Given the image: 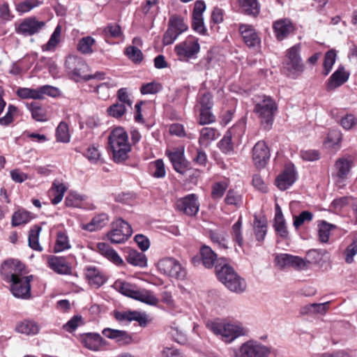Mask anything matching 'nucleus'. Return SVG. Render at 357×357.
I'll use <instances>...</instances> for the list:
<instances>
[{
  "instance_id": "obj_22",
  "label": "nucleus",
  "mask_w": 357,
  "mask_h": 357,
  "mask_svg": "<svg viewBox=\"0 0 357 357\" xmlns=\"http://www.w3.org/2000/svg\"><path fill=\"white\" fill-rule=\"evenodd\" d=\"M296 180V172L294 165L285 167L284 171L275 179L277 187L284 190L289 188Z\"/></svg>"
},
{
  "instance_id": "obj_62",
  "label": "nucleus",
  "mask_w": 357,
  "mask_h": 357,
  "mask_svg": "<svg viewBox=\"0 0 357 357\" xmlns=\"http://www.w3.org/2000/svg\"><path fill=\"white\" fill-rule=\"evenodd\" d=\"M228 188V183L226 181H220L213 185L211 196L214 199H220L225 194Z\"/></svg>"
},
{
  "instance_id": "obj_59",
  "label": "nucleus",
  "mask_w": 357,
  "mask_h": 357,
  "mask_svg": "<svg viewBox=\"0 0 357 357\" xmlns=\"http://www.w3.org/2000/svg\"><path fill=\"white\" fill-rule=\"evenodd\" d=\"M340 124L345 130H351L357 125V118L352 114H347L340 119Z\"/></svg>"
},
{
  "instance_id": "obj_1",
  "label": "nucleus",
  "mask_w": 357,
  "mask_h": 357,
  "mask_svg": "<svg viewBox=\"0 0 357 357\" xmlns=\"http://www.w3.org/2000/svg\"><path fill=\"white\" fill-rule=\"evenodd\" d=\"M253 112L260 120L262 128L269 130L274 121V116L278 111V105L269 96L261 94L253 98Z\"/></svg>"
},
{
  "instance_id": "obj_29",
  "label": "nucleus",
  "mask_w": 357,
  "mask_h": 357,
  "mask_svg": "<svg viewBox=\"0 0 357 357\" xmlns=\"http://www.w3.org/2000/svg\"><path fill=\"white\" fill-rule=\"evenodd\" d=\"M15 331L21 334L33 336L39 333L40 326L33 320L24 319L16 324Z\"/></svg>"
},
{
  "instance_id": "obj_58",
  "label": "nucleus",
  "mask_w": 357,
  "mask_h": 357,
  "mask_svg": "<svg viewBox=\"0 0 357 357\" xmlns=\"http://www.w3.org/2000/svg\"><path fill=\"white\" fill-rule=\"evenodd\" d=\"M95 40L91 36L82 38L77 45V50L83 54H91L93 52L92 46Z\"/></svg>"
},
{
  "instance_id": "obj_53",
  "label": "nucleus",
  "mask_w": 357,
  "mask_h": 357,
  "mask_svg": "<svg viewBox=\"0 0 357 357\" xmlns=\"http://www.w3.org/2000/svg\"><path fill=\"white\" fill-rule=\"evenodd\" d=\"M41 3L42 1L39 0H26L24 1L17 3L15 5V9L18 13L23 14L30 11L36 7H38Z\"/></svg>"
},
{
  "instance_id": "obj_52",
  "label": "nucleus",
  "mask_w": 357,
  "mask_h": 357,
  "mask_svg": "<svg viewBox=\"0 0 357 357\" xmlns=\"http://www.w3.org/2000/svg\"><path fill=\"white\" fill-rule=\"evenodd\" d=\"M17 95L24 99L32 98L41 100L39 88L33 89L29 88H20L17 91Z\"/></svg>"
},
{
  "instance_id": "obj_28",
  "label": "nucleus",
  "mask_w": 357,
  "mask_h": 357,
  "mask_svg": "<svg viewBox=\"0 0 357 357\" xmlns=\"http://www.w3.org/2000/svg\"><path fill=\"white\" fill-rule=\"evenodd\" d=\"M97 248L100 253L116 266H123V260L119 255L116 250L112 248L108 244L101 242L97 244Z\"/></svg>"
},
{
  "instance_id": "obj_35",
  "label": "nucleus",
  "mask_w": 357,
  "mask_h": 357,
  "mask_svg": "<svg viewBox=\"0 0 357 357\" xmlns=\"http://www.w3.org/2000/svg\"><path fill=\"white\" fill-rule=\"evenodd\" d=\"M127 261L135 266L141 268L147 266V259L143 252H139L135 250H130L126 257Z\"/></svg>"
},
{
  "instance_id": "obj_25",
  "label": "nucleus",
  "mask_w": 357,
  "mask_h": 357,
  "mask_svg": "<svg viewBox=\"0 0 357 357\" xmlns=\"http://www.w3.org/2000/svg\"><path fill=\"white\" fill-rule=\"evenodd\" d=\"M273 29L278 40L287 38L294 30V26L289 19L283 18L273 22Z\"/></svg>"
},
{
  "instance_id": "obj_5",
  "label": "nucleus",
  "mask_w": 357,
  "mask_h": 357,
  "mask_svg": "<svg viewBox=\"0 0 357 357\" xmlns=\"http://www.w3.org/2000/svg\"><path fill=\"white\" fill-rule=\"evenodd\" d=\"M215 272L218 280L231 291L240 293L245 289V282L240 278L232 267L227 264L216 265Z\"/></svg>"
},
{
  "instance_id": "obj_4",
  "label": "nucleus",
  "mask_w": 357,
  "mask_h": 357,
  "mask_svg": "<svg viewBox=\"0 0 357 357\" xmlns=\"http://www.w3.org/2000/svg\"><path fill=\"white\" fill-rule=\"evenodd\" d=\"M215 272L218 280L231 291L240 293L245 289V282L240 278L232 267L227 264L216 265Z\"/></svg>"
},
{
  "instance_id": "obj_60",
  "label": "nucleus",
  "mask_w": 357,
  "mask_h": 357,
  "mask_svg": "<svg viewBox=\"0 0 357 357\" xmlns=\"http://www.w3.org/2000/svg\"><path fill=\"white\" fill-rule=\"evenodd\" d=\"M215 120L216 118L211 112V109H199V124L207 125L214 123Z\"/></svg>"
},
{
  "instance_id": "obj_64",
  "label": "nucleus",
  "mask_w": 357,
  "mask_h": 357,
  "mask_svg": "<svg viewBox=\"0 0 357 357\" xmlns=\"http://www.w3.org/2000/svg\"><path fill=\"white\" fill-rule=\"evenodd\" d=\"M126 111V106L123 103L116 102L107 108L109 116L114 118L121 117Z\"/></svg>"
},
{
  "instance_id": "obj_49",
  "label": "nucleus",
  "mask_w": 357,
  "mask_h": 357,
  "mask_svg": "<svg viewBox=\"0 0 357 357\" xmlns=\"http://www.w3.org/2000/svg\"><path fill=\"white\" fill-rule=\"evenodd\" d=\"M254 225L256 239L258 241H263L267 233V224L266 221L255 219Z\"/></svg>"
},
{
  "instance_id": "obj_48",
  "label": "nucleus",
  "mask_w": 357,
  "mask_h": 357,
  "mask_svg": "<svg viewBox=\"0 0 357 357\" xmlns=\"http://www.w3.org/2000/svg\"><path fill=\"white\" fill-rule=\"evenodd\" d=\"M56 141L62 143L70 142V135L69 133L68 126L66 123L61 121L56 129Z\"/></svg>"
},
{
  "instance_id": "obj_41",
  "label": "nucleus",
  "mask_w": 357,
  "mask_h": 357,
  "mask_svg": "<svg viewBox=\"0 0 357 357\" xmlns=\"http://www.w3.org/2000/svg\"><path fill=\"white\" fill-rule=\"evenodd\" d=\"M235 128L228 130L222 139L218 143V147L221 151L226 154H230L234 151V144L232 143V135Z\"/></svg>"
},
{
  "instance_id": "obj_54",
  "label": "nucleus",
  "mask_w": 357,
  "mask_h": 357,
  "mask_svg": "<svg viewBox=\"0 0 357 357\" xmlns=\"http://www.w3.org/2000/svg\"><path fill=\"white\" fill-rule=\"evenodd\" d=\"M225 202L228 205L240 207L243 204L242 195L234 190L230 189L226 195Z\"/></svg>"
},
{
  "instance_id": "obj_8",
  "label": "nucleus",
  "mask_w": 357,
  "mask_h": 357,
  "mask_svg": "<svg viewBox=\"0 0 357 357\" xmlns=\"http://www.w3.org/2000/svg\"><path fill=\"white\" fill-rule=\"evenodd\" d=\"M188 29V25L181 17L172 15L169 20L168 28L163 35L162 44L165 46L172 45Z\"/></svg>"
},
{
  "instance_id": "obj_30",
  "label": "nucleus",
  "mask_w": 357,
  "mask_h": 357,
  "mask_svg": "<svg viewBox=\"0 0 357 357\" xmlns=\"http://www.w3.org/2000/svg\"><path fill=\"white\" fill-rule=\"evenodd\" d=\"M273 227L280 237L282 238H288L289 232L287 228L286 221L278 204H276L275 206V215Z\"/></svg>"
},
{
  "instance_id": "obj_3",
  "label": "nucleus",
  "mask_w": 357,
  "mask_h": 357,
  "mask_svg": "<svg viewBox=\"0 0 357 357\" xmlns=\"http://www.w3.org/2000/svg\"><path fill=\"white\" fill-rule=\"evenodd\" d=\"M207 328L215 335L221 336L225 342H231L241 336H245L248 331L241 324L238 323H219L210 321L207 323Z\"/></svg>"
},
{
  "instance_id": "obj_13",
  "label": "nucleus",
  "mask_w": 357,
  "mask_h": 357,
  "mask_svg": "<svg viewBox=\"0 0 357 357\" xmlns=\"http://www.w3.org/2000/svg\"><path fill=\"white\" fill-rule=\"evenodd\" d=\"M65 66L68 73L76 82L79 81L80 79L85 80V77L87 75L86 72L88 70V66L82 58L70 55L66 58Z\"/></svg>"
},
{
  "instance_id": "obj_55",
  "label": "nucleus",
  "mask_w": 357,
  "mask_h": 357,
  "mask_svg": "<svg viewBox=\"0 0 357 357\" xmlns=\"http://www.w3.org/2000/svg\"><path fill=\"white\" fill-rule=\"evenodd\" d=\"M126 55L135 63H139L144 59L142 51L135 46H129L125 50Z\"/></svg>"
},
{
  "instance_id": "obj_61",
  "label": "nucleus",
  "mask_w": 357,
  "mask_h": 357,
  "mask_svg": "<svg viewBox=\"0 0 357 357\" xmlns=\"http://www.w3.org/2000/svg\"><path fill=\"white\" fill-rule=\"evenodd\" d=\"M293 225L298 229L305 222H309L312 220L313 214L308 211H302L298 215H294Z\"/></svg>"
},
{
  "instance_id": "obj_43",
  "label": "nucleus",
  "mask_w": 357,
  "mask_h": 357,
  "mask_svg": "<svg viewBox=\"0 0 357 357\" xmlns=\"http://www.w3.org/2000/svg\"><path fill=\"white\" fill-rule=\"evenodd\" d=\"M26 107L31 112L32 118L37 121H46L47 120L46 110L36 102L26 104Z\"/></svg>"
},
{
  "instance_id": "obj_31",
  "label": "nucleus",
  "mask_w": 357,
  "mask_h": 357,
  "mask_svg": "<svg viewBox=\"0 0 357 357\" xmlns=\"http://www.w3.org/2000/svg\"><path fill=\"white\" fill-rule=\"evenodd\" d=\"M85 276L90 285L94 287L95 288L100 287L105 282V277L96 268L93 266H89L86 268Z\"/></svg>"
},
{
  "instance_id": "obj_63",
  "label": "nucleus",
  "mask_w": 357,
  "mask_h": 357,
  "mask_svg": "<svg viewBox=\"0 0 357 357\" xmlns=\"http://www.w3.org/2000/svg\"><path fill=\"white\" fill-rule=\"evenodd\" d=\"M197 102L200 105L199 109H212L213 106V96L210 92L205 91L200 93Z\"/></svg>"
},
{
  "instance_id": "obj_57",
  "label": "nucleus",
  "mask_w": 357,
  "mask_h": 357,
  "mask_svg": "<svg viewBox=\"0 0 357 357\" xmlns=\"http://www.w3.org/2000/svg\"><path fill=\"white\" fill-rule=\"evenodd\" d=\"M61 32V28L59 25H58L55 28L50 40H48L47 44L45 45V47L43 48L44 50L51 51V50H53L56 47V46L60 42Z\"/></svg>"
},
{
  "instance_id": "obj_51",
  "label": "nucleus",
  "mask_w": 357,
  "mask_h": 357,
  "mask_svg": "<svg viewBox=\"0 0 357 357\" xmlns=\"http://www.w3.org/2000/svg\"><path fill=\"white\" fill-rule=\"evenodd\" d=\"M117 86L116 83L112 79H108L107 82L97 85L95 91L101 96L102 98H107L109 96V90Z\"/></svg>"
},
{
  "instance_id": "obj_16",
  "label": "nucleus",
  "mask_w": 357,
  "mask_h": 357,
  "mask_svg": "<svg viewBox=\"0 0 357 357\" xmlns=\"http://www.w3.org/2000/svg\"><path fill=\"white\" fill-rule=\"evenodd\" d=\"M33 275L21 276L17 280L8 282L10 283V291L13 295L19 298L28 299L31 297V282Z\"/></svg>"
},
{
  "instance_id": "obj_36",
  "label": "nucleus",
  "mask_w": 357,
  "mask_h": 357,
  "mask_svg": "<svg viewBox=\"0 0 357 357\" xmlns=\"http://www.w3.org/2000/svg\"><path fill=\"white\" fill-rule=\"evenodd\" d=\"M240 8L248 15L257 16L260 12V6L257 0H238Z\"/></svg>"
},
{
  "instance_id": "obj_37",
  "label": "nucleus",
  "mask_w": 357,
  "mask_h": 357,
  "mask_svg": "<svg viewBox=\"0 0 357 357\" xmlns=\"http://www.w3.org/2000/svg\"><path fill=\"white\" fill-rule=\"evenodd\" d=\"M220 136L218 130L213 128L205 127L200 130L199 144L201 146L208 145Z\"/></svg>"
},
{
  "instance_id": "obj_38",
  "label": "nucleus",
  "mask_w": 357,
  "mask_h": 357,
  "mask_svg": "<svg viewBox=\"0 0 357 357\" xmlns=\"http://www.w3.org/2000/svg\"><path fill=\"white\" fill-rule=\"evenodd\" d=\"M200 254L204 266L207 268H212L217 260V255L214 251L209 246L203 245L201 248Z\"/></svg>"
},
{
  "instance_id": "obj_33",
  "label": "nucleus",
  "mask_w": 357,
  "mask_h": 357,
  "mask_svg": "<svg viewBox=\"0 0 357 357\" xmlns=\"http://www.w3.org/2000/svg\"><path fill=\"white\" fill-rule=\"evenodd\" d=\"M108 222V216L105 213L96 215L86 224H84L82 228L89 231H95L104 227Z\"/></svg>"
},
{
  "instance_id": "obj_50",
  "label": "nucleus",
  "mask_w": 357,
  "mask_h": 357,
  "mask_svg": "<svg viewBox=\"0 0 357 357\" xmlns=\"http://www.w3.org/2000/svg\"><path fill=\"white\" fill-rule=\"evenodd\" d=\"M336 51L335 50H330L324 56V61L323 63L324 66V74L325 75H328L333 68V66L336 61Z\"/></svg>"
},
{
  "instance_id": "obj_39",
  "label": "nucleus",
  "mask_w": 357,
  "mask_h": 357,
  "mask_svg": "<svg viewBox=\"0 0 357 357\" xmlns=\"http://www.w3.org/2000/svg\"><path fill=\"white\" fill-rule=\"evenodd\" d=\"M133 299L139 301L150 305H156L158 299L154 296L153 293L146 289H137Z\"/></svg>"
},
{
  "instance_id": "obj_18",
  "label": "nucleus",
  "mask_w": 357,
  "mask_h": 357,
  "mask_svg": "<svg viewBox=\"0 0 357 357\" xmlns=\"http://www.w3.org/2000/svg\"><path fill=\"white\" fill-rule=\"evenodd\" d=\"M114 318L121 324L130 323L132 321L138 322L140 326H145L147 324L148 319L145 313L138 311H114Z\"/></svg>"
},
{
  "instance_id": "obj_40",
  "label": "nucleus",
  "mask_w": 357,
  "mask_h": 357,
  "mask_svg": "<svg viewBox=\"0 0 357 357\" xmlns=\"http://www.w3.org/2000/svg\"><path fill=\"white\" fill-rule=\"evenodd\" d=\"M42 227L39 225L33 226L29 231L28 243L30 248L37 251H42L43 248L39 243V236Z\"/></svg>"
},
{
  "instance_id": "obj_32",
  "label": "nucleus",
  "mask_w": 357,
  "mask_h": 357,
  "mask_svg": "<svg viewBox=\"0 0 357 357\" xmlns=\"http://www.w3.org/2000/svg\"><path fill=\"white\" fill-rule=\"evenodd\" d=\"M352 165L351 158H338L335 164L337 171L336 176L340 180H344L349 174Z\"/></svg>"
},
{
  "instance_id": "obj_45",
  "label": "nucleus",
  "mask_w": 357,
  "mask_h": 357,
  "mask_svg": "<svg viewBox=\"0 0 357 357\" xmlns=\"http://www.w3.org/2000/svg\"><path fill=\"white\" fill-rule=\"evenodd\" d=\"M30 213L24 210L19 209L13 213L12 215L11 224L13 227H17L29 222L31 220Z\"/></svg>"
},
{
  "instance_id": "obj_10",
  "label": "nucleus",
  "mask_w": 357,
  "mask_h": 357,
  "mask_svg": "<svg viewBox=\"0 0 357 357\" xmlns=\"http://www.w3.org/2000/svg\"><path fill=\"white\" fill-rule=\"evenodd\" d=\"M131 226L121 218L112 223V229L108 232L107 237L112 243H123L132 235Z\"/></svg>"
},
{
  "instance_id": "obj_7",
  "label": "nucleus",
  "mask_w": 357,
  "mask_h": 357,
  "mask_svg": "<svg viewBox=\"0 0 357 357\" xmlns=\"http://www.w3.org/2000/svg\"><path fill=\"white\" fill-rule=\"evenodd\" d=\"M301 45L296 44L286 52L284 69L287 75L293 79L299 77L305 70V64L301 56Z\"/></svg>"
},
{
  "instance_id": "obj_12",
  "label": "nucleus",
  "mask_w": 357,
  "mask_h": 357,
  "mask_svg": "<svg viewBox=\"0 0 357 357\" xmlns=\"http://www.w3.org/2000/svg\"><path fill=\"white\" fill-rule=\"evenodd\" d=\"M165 154L170 160L174 169L177 173L184 175L190 169V162L185 157L183 147L167 150Z\"/></svg>"
},
{
  "instance_id": "obj_11",
  "label": "nucleus",
  "mask_w": 357,
  "mask_h": 357,
  "mask_svg": "<svg viewBox=\"0 0 357 357\" xmlns=\"http://www.w3.org/2000/svg\"><path fill=\"white\" fill-rule=\"evenodd\" d=\"M199 50L200 45L198 39L193 36H188L183 42L177 44L174 47L176 54L181 59H195Z\"/></svg>"
},
{
  "instance_id": "obj_15",
  "label": "nucleus",
  "mask_w": 357,
  "mask_h": 357,
  "mask_svg": "<svg viewBox=\"0 0 357 357\" xmlns=\"http://www.w3.org/2000/svg\"><path fill=\"white\" fill-rule=\"evenodd\" d=\"M24 265L20 261L14 259L6 260L1 264L0 273L2 279L6 282L17 280L22 276Z\"/></svg>"
},
{
  "instance_id": "obj_23",
  "label": "nucleus",
  "mask_w": 357,
  "mask_h": 357,
  "mask_svg": "<svg viewBox=\"0 0 357 357\" xmlns=\"http://www.w3.org/2000/svg\"><path fill=\"white\" fill-rule=\"evenodd\" d=\"M270 158V151L264 141L258 142L252 149V159L257 168L265 167Z\"/></svg>"
},
{
  "instance_id": "obj_6",
  "label": "nucleus",
  "mask_w": 357,
  "mask_h": 357,
  "mask_svg": "<svg viewBox=\"0 0 357 357\" xmlns=\"http://www.w3.org/2000/svg\"><path fill=\"white\" fill-rule=\"evenodd\" d=\"M215 272L218 280L231 291L240 293L245 289V282L240 278L232 267L227 264L216 265Z\"/></svg>"
},
{
  "instance_id": "obj_24",
  "label": "nucleus",
  "mask_w": 357,
  "mask_h": 357,
  "mask_svg": "<svg viewBox=\"0 0 357 357\" xmlns=\"http://www.w3.org/2000/svg\"><path fill=\"white\" fill-rule=\"evenodd\" d=\"M206 3L204 1H197L195 3L192 11V29L201 34H204L206 28L204 24L203 13L206 10Z\"/></svg>"
},
{
  "instance_id": "obj_14",
  "label": "nucleus",
  "mask_w": 357,
  "mask_h": 357,
  "mask_svg": "<svg viewBox=\"0 0 357 357\" xmlns=\"http://www.w3.org/2000/svg\"><path fill=\"white\" fill-rule=\"evenodd\" d=\"M157 267L160 273L174 278L185 277V271L180 263L174 258L165 257L158 261Z\"/></svg>"
},
{
  "instance_id": "obj_47",
  "label": "nucleus",
  "mask_w": 357,
  "mask_h": 357,
  "mask_svg": "<svg viewBox=\"0 0 357 357\" xmlns=\"http://www.w3.org/2000/svg\"><path fill=\"white\" fill-rule=\"evenodd\" d=\"M105 38H117L123 36V32L120 25L116 23L108 24L102 31Z\"/></svg>"
},
{
  "instance_id": "obj_17",
  "label": "nucleus",
  "mask_w": 357,
  "mask_h": 357,
  "mask_svg": "<svg viewBox=\"0 0 357 357\" xmlns=\"http://www.w3.org/2000/svg\"><path fill=\"white\" fill-rule=\"evenodd\" d=\"M176 207L178 211L188 216H195L199 209L198 197L195 194H190L177 199Z\"/></svg>"
},
{
  "instance_id": "obj_9",
  "label": "nucleus",
  "mask_w": 357,
  "mask_h": 357,
  "mask_svg": "<svg viewBox=\"0 0 357 357\" xmlns=\"http://www.w3.org/2000/svg\"><path fill=\"white\" fill-rule=\"evenodd\" d=\"M271 349L260 342L249 340L234 351L235 357H267Z\"/></svg>"
},
{
  "instance_id": "obj_2",
  "label": "nucleus",
  "mask_w": 357,
  "mask_h": 357,
  "mask_svg": "<svg viewBox=\"0 0 357 357\" xmlns=\"http://www.w3.org/2000/svg\"><path fill=\"white\" fill-rule=\"evenodd\" d=\"M108 145L115 162L121 163L128 158L131 146L128 142V135L124 128L117 127L111 131L108 137Z\"/></svg>"
},
{
  "instance_id": "obj_27",
  "label": "nucleus",
  "mask_w": 357,
  "mask_h": 357,
  "mask_svg": "<svg viewBox=\"0 0 357 357\" xmlns=\"http://www.w3.org/2000/svg\"><path fill=\"white\" fill-rule=\"evenodd\" d=\"M48 266L58 274L68 275L71 273V268L63 257L50 256L47 260Z\"/></svg>"
},
{
  "instance_id": "obj_34",
  "label": "nucleus",
  "mask_w": 357,
  "mask_h": 357,
  "mask_svg": "<svg viewBox=\"0 0 357 357\" xmlns=\"http://www.w3.org/2000/svg\"><path fill=\"white\" fill-rule=\"evenodd\" d=\"M103 338L98 333H88L82 339V342L84 346L90 350L98 351L102 343Z\"/></svg>"
},
{
  "instance_id": "obj_44",
  "label": "nucleus",
  "mask_w": 357,
  "mask_h": 357,
  "mask_svg": "<svg viewBox=\"0 0 357 357\" xmlns=\"http://www.w3.org/2000/svg\"><path fill=\"white\" fill-rule=\"evenodd\" d=\"M330 302L323 303H311L305 305L301 310L302 314H325L328 310Z\"/></svg>"
},
{
  "instance_id": "obj_26",
  "label": "nucleus",
  "mask_w": 357,
  "mask_h": 357,
  "mask_svg": "<svg viewBox=\"0 0 357 357\" xmlns=\"http://www.w3.org/2000/svg\"><path fill=\"white\" fill-rule=\"evenodd\" d=\"M349 77V73L343 66L338 68L331 75L327 82V90L333 91L344 84Z\"/></svg>"
},
{
  "instance_id": "obj_42",
  "label": "nucleus",
  "mask_w": 357,
  "mask_h": 357,
  "mask_svg": "<svg viewBox=\"0 0 357 357\" xmlns=\"http://www.w3.org/2000/svg\"><path fill=\"white\" fill-rule=\"evenodd\" d=\"M114 286L119 292L132 298H134L137 289L135 285L123 280H117Z\"/></svg>"
},
{
  "instance_id": "obj_46",
  "label": "nucleus",
  "mask_w": 357,
  "mask_h": 357,
  "mask_svg": "<svg viewBox=\"0 0 357 357\" xmlns=\"http://www.w3.org/2000/svg\"><path fill=\"white\" fill-rule=\"evenodd\" d=\"M318 236L319 240L321 243H326L329 241L331 229L335 228L334 225L328 223L327 222L322 220L320 224L318 225Z\"/></svg>"
},
{
  "instance_id": "obj_20",
  "label": "nucleus",
  "mask_w": 357,
  "mask_h": 357,
  "mask_svg": "<svg viewBox=\"0 0 357 357\" xmlns=\"http://www.w3.org/2000/svg\"><path fill=\"white\" fill-rule=\"evenodd\" d=\"M102 333L106 337L114 340L120 346L128 345L134 342L132 334L126 331L105 328Z\"/></svg>"
},
{
  "instance_id": "obj_56",
  "label": "nucleus",
  "mask_w": 357,
  "mask_h": 357,
  "mask_svg": "<svg viewBox=\"0 0 357 357\" xmlns=\"http://www.w3.org/2000/svg\"><path fill=\"white\" fill-rule=\"evenodd\" d=\"M70 248L68 237L63 232L57 234L56 241L54 248V252H62Z\"/></svg>"
},
{
  "instance_id": "obj_21",
  "label": "nucleus",
  "mask_w": 357,
  "mask_h": 357,
  "mask_svg": "<svg viewBox=\"0 0 357 357\" xmlns=\"http://www.w3.org/2000/svg\"><path fill=\"white\" fill-rule=\"evenodd\" d=\"M238 30L247 47L249 48H255L259 46L261 39L252 25L240 24Z\"/></svg>"
},
{
  "instance_id": "obj_19",
  "label": "nucleus",
  "mask_w": 357,
  "mask_h": 357,
  "mask_svg": "<svg viewBox=\"0 0 357 357\" xmlns=\"http://www.w3.org/2000/svg\"><path fill=\"white\" fill-rule=\"evenodd\" d=\"M45 25V22L39 21L36 17H27L19 24L16 31L24 36H31L38 33Z\"/></svg>"
}]
</instances>
